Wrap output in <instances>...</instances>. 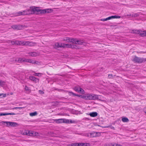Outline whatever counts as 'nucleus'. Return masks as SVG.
<instances>
[{
    "label": "nucleus",
    "mask_w": 146,
    "mask_h": 146,
    "mask_svg": "<svg viewBox=\"0 0 146 146\" xmlns=\"http://www.w3.org/2000/svg\"><path fill=\"white\" fill-rule=\"evenodd\" d=\"M42 9H40L39 8L31 7L28 9L23 11L19 12L18 13V15H29L33 13L37 14L42 13Z\"/></svg>",
    "instance_id": "obj_1"
},
{
    "label": "nucleus",
    "mask_w": 146,
    "mask_h": 146,
    "mask_svg": "<svg viewBox=\"0 0 146 146\" xmlns=\"http://www.w3.org/2000/svg\"><path fill=\"white\" fill-rule=\"evenodd\" d=\"M76 46L75 45L65 44L61 42H57L56 43L54 44L55 48L62 47L74 48H76Z\"/></svg>",
    "instance_id": "obj_2"
},
{
    "label": "nucleus",
    "mask_w": 146,
    "mask_h": 146,
    "mask_svg": "<svg viewBox=\"0 0 146 146\" xmlns=\"http://www.w3.org/2000/svg\"><path fill=\"white\" fill-rule=\"evenodd\" d=\"M62 40L68 42H71L76 44H80L82 43V41L81 40L68 37H64Z\"/></svg>",
    "instance_id": "obj_3"
},
{
    "label": "nucleus",
    "mask_w": 146,
    "mask_h": 146,
    "mask_svg": "<svg viewBox=\"0 0 146 146\" xmlns=\"http://www.w3.org/2000/svg\"><path fill=\"white\" fill-rule=\"evenodd\" d=\"M81 98L86 99L89 100H95L99 99V96L94 94H84L81 96Z\"/></svg>",
    "instance_id": "obj_4"
},
{
    "label": "nucleus",
    "mask_w": 146,
    "mask_h": 146,
    "mask_svg": "<svg viewBox=\"0 0 146 146\" xmlns=\"http://www.w3.org/2000/svg\"><path fill=\"white\" fill-rule=\"evenodd\" d=\"M18 61L19 62H29L33 64H37V62H35L33 60L29 59H26L25 58H19L18 59V60H16V61Z\"/></svg>",
    "instance_id": "obj_5"
},
{
    "label": "nucleus",
    "mask_w": 146,
    "mask_h": 146,
    "mask_svg": "<svg viewBox=\"0 0 146 146\" xmlns=\"http://www.w3.org/2000/svg\"><path fill=\"white\" fill-rule=\"evenodd\" d=\"M3 123L6 124V126L8 127H16L17 126L18 124L15 122H9V121H3Z\"/></svg>",
    "instance_id": "obj_6"
},
{
    "label": "nucleus",
    "mask_w": 146,
    "mask_h": 146,
    "mask_svg": "<svg viewBox=\"0 0 146 146\" xmlns=\"http://www.w3.org/2000/svg\"><path fill=\"white\" fill-rule=\"evenodd\" d=\"M55 122L58 123H68L69 122V120L65 119H60L54 120Z\"/></svg>",
    "instance_id": "obj_7"
},
{
    "label": "nucleus",
    "mask_w": 146,
    "mask_h": 146,
    "mask_svg": "<svg viewBox=\"0 0 146 146\" xmlns=\"http://www.w3.org/2000/svg\"><path fill=\"white\" fill-rule=\"evenodd\" d=\"M132 33L136 34H139L142 36H146V31H141L137 30H133L132 31Z\"/></svg>",
    "instance_id": "obj_8"
},
{
    "label": "nucleus",
    "mask_w": 146,
    "mask_h": 146,
    "mask_svg": "<svg viewBox=\"0 0 146 146\" xmlns=\"http://www.w3.org/2000/svg\"><path fill=\"white\" fill-rule=\"evenodd\" d=\"M120 18V17L119 15H114L109 17L105 19H101L100 20L102 21H104L108 20H110L113 19H119Z\"/></svg>",
    "instance_id": "obj_9"
},
{
    "label": "nucleus",
    "mask_w": 146,
    "mask_h": 146,
    "mask_svg": "<svg viewBox=\"0 0 146 146\" xmlns=\"http://www.w3.org/2000/svg\"><path fill=\"white\" fill-rule=\"evenodd\" d=\"M26 134L31 136H37L38 135V133L37 132L31 131H26Z\"/></svg>",
    "instance_id": "obj_10"
},
{
    "label": "nucleus",
    "mask_w": 146,
    "mask_h": 146,
    "mask_svg": "<svg viewBox=\"0 0 146 146\" xmlns=\"http://www.w3.org/2000/svg\"><path fill=\"white\" fill-rule=\"evenodd\" d=\"M133 60L135 62L139 63H141L145 61L143 58H139L136 56L134 57Z\"/></svg>",
    "instance_id": "obj_11"
},
{
    "label": "nucleus",
    "mask_w": 146,
    "mask_h": 146,
    "mask_svg": "<svg viewBox=\"0 0 146 146\" xmlns=\"http://www.w3.org/2000/svg\"><path fill=\"white\" fill-rule=\"evenodd\" d=\"M42 13H51L53 11V10L51 9H47L42 10L41 11Z\"/></svg>",
    "instance_id": "obj_12"
},
{
    "label": "nucleus",
    "mask_w": 146,
    "mask_h": 146,
    "mask_svg": "<svg viewBox=\"0 0 146 146\" xmlns=\"http://www.w3.org/2000/svg\"><path fill=\"white\" fill-rule=\"evenodd\" d=\"M74 90L81 93H83L84 92V90L79 87H75L74 88Z\"/></svg>",
    "instance_id": "obj_13"
},
{
    "label": "nucleus",
    "mask_w": 146,
    "mask_h": 146,
    "mask_svg": "<svg viewBox=\"0 0 146 146\" xmlns=\"http://www.w3.org/2000/svg\"><path fill=\"white\" fill-rule=\"evenodd\" d=\"M29 78L31 80L35 82H39V80L34 76H31L29 77Z\"/></svg>",
    "instance_id": "obj_14"
},
{
    "label": "nucleus",
    "mask_w": 146,
    "mask_h": 146,
    "mask_svg": "<svg viewBox=\"0 0 146 146\" xmlns=\"http://www.w3.org/2000/svg\"><path fill=\"white\" fill-rule=\"evenodd\" d=\"M89 115L92 117H95L97 115L98 113L96 112H94L90 113Z\"/></svg>",
    "instance_id": "obj_15"
},
{
    "label": "nucleus",
    "mask_w": 146,
    "mask_h": 146,
    "mask_svg": "<svg viewBox=\"0 0 146 146\" xmlns=\"http://www.w3.org/2000/svg\"><path fill=\"white\" fill-rule=\"evenodd\" d=\"M88 136H90V137H96V132H92L89 133Z\"/></svg>",
    "instance_id": "obj_16"
},
{
    "label": "nucleus",
    "mask_w": 146,
    "mask_h": 146,
    "mask_svg": "<svg viewBox=\"0 0 146 146\" xmlns=\"http://www.w3.org/2000/svg\"><path fill=\"white\" fill-rule=\"evenodd\" d=\"M13 43H12V44H14L19 45L24 44H23L21 41H16L15 42L13 41Z\"/></svg>",
    "instance_id": "obj_17"
},
{
    "label": "nucleus",
    "mask_w": 146,
    "mask_h": 146,
    "mask_svg": "<svg viewBox=\"0 0 146 146\" xmlns=\"http://www.w3.org/2000/svg\"><path fill=\"white\" fill-rule=\"evenodd\" d=\"M39 54L38 52H32L30 53V55L33 56H35L39 55Z\"/></svg>",
    "instance_id": "obj_18"
},
{
    "label": "nucleus",
    "mask_w": 146,
    "mask_h": 146,
    "mask_svg": "<svg viewBox=\"0 0 146 146\" xmlns=\"http://www.w3.org/2000/svg\"><path fill=\"white\" fill-rule=\"evenodd\" d=\"M15 113H1L0 115V116L3 115H14Z\"/></svg>",
    "instance_id": "obj_19"
},
{
    "label": "nucleus",
    "mask_w": 146,
    "mask_h": 146,
    "mask_svg": "<svg viewBox=\"0 0 146 146\" xmlns=\"http://www.w3.org/2000/svg\"><path fill=\"white\" fill-rule=\"evenodd\" d=\"M80 146H90L89 143H79Z\"/></svg>",
    "instance_id": "obj_20"
},
{
    "label": "nucleus",
    "mask_w": 146,
    "mask_h": 146,
    "mask_svg": "<svg viewBox=\"0 0 146 146\" xmlns=\"http://www.w3.org/2000/svg\"><path fill=\"white\" fill-rule=\"evenodd\" d=\"M12 28L14 29H20L19 26L17 25H13L12 26Z\"/></svg>",
    "instance_id": "obj_21"
},
{
    "label": "nucleus",
    "mask_w": 146,
    "mask_h": 146,
    "mask_svg": "<svg viewBox=\"0 0 146 146\" xmlns=\"http://www.w3.org/2000/svg\"><path fill=\"white\" fill-rule=\"evenodd\" d=\"M37 113L36 111H35L33 113H29L31 117L36 116L37 115Z\"/></svg>",
    "instance_id": "obj_22"
},
{
    "label": "nucleus",
    "mask_w": 146,
    "mask_h": 146,
    "mask_svg": "<svg viewBox=\"0 0 146 146\" xmlns=\"http://www.w3.org/2000/svg\"><path fill=\"white\" fill-rule=\"evenodd\" d=\"M121 120L123 122H127L129 121L128 119L125 117H122Z\"/></svg>",
    "instance_id": "obj_23"
},
{
    "label": "nucleus",
    "mask_w": 146,
    "mask_h": 146,
    "mask_svg": "<svg viewBox=\"0 0 146 146\" xmlns=\"http://www.w3.org/2000/svg\"><path fill=\"white\" fill-rule=\"evenodd\" d=\"M26 43H27V44L30 46H34L35 44V43L32 42H26Z\"/></svg>",
    "instance_id": "obj_24"
},
{
    "label": "nucleus",
    "mask_w": 146,
    "mask_h": 146,
    "mask_svg": "<svg viewBox=\"0 0 146 146\" xmlns=\"http://www.w3.org/2000/svg\"><path fill=\"white\" fill-rule=\"evenodd\" d=\"M25 90L28 92H30L31 91V90L29 89V88L27 87V86H25Z\"/></svg>",
    "instance_id": "obj_25"
},
{
    "label": "nucleus",
    "mask_w": 146,
    "mask_h": 146,
    "mask_svg": "<svg viewBox=\"0 0 146 146\" xmlns=\"http://www.w3.org/2000/svg\"><path fill=\"white\" fill-rule=\"evenodd\" d=\"M5 84V82L2 80H0V86H2L4 85Z\"/></svg>",
    "instance_id": "obj_26"
},
{
    "label": "nucleus",
    "mask_w": 146,
    "mask_h": 146,
    "mask_svg": "<svg viewBox=\"0 0 146 146\" xmlns=\"http://www.w3.org/2000/svg\"><path fill=\"white\" fill-rule=\"evenodd\" d=\"M96 137L100 136L101 135V133L96 132Z\"/></svg>",
    "instance_id": "obj_27"
},
{
    "label": "nucleus",
    "mask_w": 146,
    "mask_h": 146,
    "mask_svg": "<svg viewBox=\"0 0 146 146\" xmlns=\"http://www.w3.org/2000/svg\"><path fill=\"white\" fill-rule=\"evenodd\" d=\"M118 144L116 143H110L109 144V146H117Z\"/></svg>",
    "instance_id": "obj_28"
},
{
    "label": "nucleus",
    "mask_w": 146,
    "mask_h": 146,
    "mask_svg": "<svg viewBox=\"0 0 146 146\" xmlns=\"http://www.w3.org/2000/svg\"><path fill=\"white\" fill-rule=\"evenodd\" d=\"M6 96V94H0V98H1L2 97H5Z\"/></svg>",
    "instance_id": "obj_29"
},
{
    "label": "nucleus",
    "mask_w": 146,
    "mask_h": 146,
    "mask_svg": "<svg viewBox=\"0 0 146 146\" xmlns=\"http://www.w3.org/2000/svg\"><path fill=\"white\" fill-rule=\"evenodd\" d=\"M72 146H80L79 143H72Z\"/></svg>",
    "instance_id": "obj_30"
},
{
    "label": "nucleus",
    "mask_w": 146,
    "mask_h": 146,
    "mask_svg": "<svg viewBox=\"0 0 146 146\" xmlns=\"http://www.w3.org/2000/svg\"><path fill=\"white\" fill-rule=\"evenodd\" d=\"M34 75L36 76H41V74L40 73H35Z\"/></svg>",
    "instance_id": "obj_31"
},
{
    "label": "nucleus",
    "mask_w": 146,
    "mask_h": 146,
    "mask_svg": "<svg viewBox=\"0 0 146 146\" xmlns=\"http://www.w3.org/2000/svg\"><path fill=\"white\" fill-rule=\"evenodd\" d=\"M138 15L137 14H133L131 15H130L132 17H136Z\"/></svg>",
    "instance_id": "obj_32"
},
{
    "label": "nucleus",
    "mask_w": 146,
    "mask_h": 146,
    "mask_svg": "<svg viewBox=\"0 0 146 146\" xmlns=\"http://www.w3.org/2000/svg\"><path fill=\"white\" fill-rule=\"evenodd\" d=\"M23 108L22 107H14L13 108V109H22Z\"/></svg>",
    "instance_id": "obj_33"
},
{
    "label": "nucleus",
    "mask_w": 146,
    "mask_h": 146,
    "mask_svg": "<svg viewBox=\"0 0 146 146\" xmlns=\"http://www.w3.org/2000/svg\"><path fill=\"white\" fill-rule=\"evenodd\" d=\"M39 93L40 94H44V92L42 91H39Z\"/></svg>",
    "instance_id": "obj_34"
},
{
    "label": "nucleus",
    "mask_w": 146,
    "mask_h": 146,
    "mask_svg": "<svg viewBox=\"0 0 146 146\" xmlns=\"http://www.w3.org/2000/svg\"><path fill=\"white\" fill-rule=\"evenodd\" d=\"M69 94L70 95H71V94H73V95H74V94H73V93H72V92H69Z\"/></svg>",
    "instance_id": "obj_35"
},
{
    "label": "nucleus",
    "mask_w": 146,
    "mask_h": 146,
    "mask_svg": "<svg viewBox=\"0 0 146 146\" xmlns=\"http://www.w3.org/2000/svg\"><path fill=\"white\" fill-rule=\"evenodd\" d=\"M103 94H104V95H106V94H109V93L107 92H104Z\"/></svg>",
    "instance_id": "obj_36"
},
{
    "label": "nucleus",
    "mask_w": 146,
    "mask_h": 146,
    "mask_svg": "<svg viewBox=\"0 0 146 146\" xmlns=\"http://www.w3.org/2000/svg\"><path fill=\"white\" fill-rule=\"evenodd\" d=\"M67 146H72V144L68 145Z\"/></svg>",
    "instance_id": "obj_37"
},
{
    "label": "nucleus",
    "mask_w": 146,
    "mask_h": 146,
    "mask_svg": "<svg viewBox=\"0 0 146 146\" xmlns=\"http://www.w3.org/2000/svg\"><path fill=\"white\" fill-rule=\"evenodd\" d=\"M112 75H109L108 76L109 78H111V77Z\"/></svg>",
    "instance_id": "obj_38"
}]
</instances>
